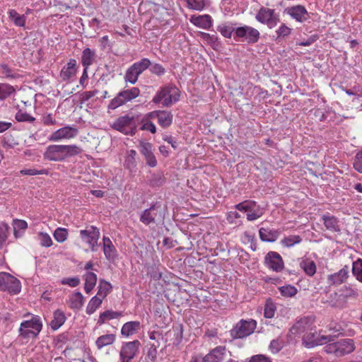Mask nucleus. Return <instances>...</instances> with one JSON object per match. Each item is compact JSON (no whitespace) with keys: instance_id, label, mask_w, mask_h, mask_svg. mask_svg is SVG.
Instances as JSON below:
<instances>
[{"instance_id":"nucleus-1","label":"nucleus","mask_w":362,"mask_h":362,"mask_svg":"<svg viewBox=\"0 0 362 362\" xmlns=\"http://www.w3.org/2000/svg\"><path fill=\"white\" fill-rule=\"evenodd\" d=\"M82 148L75 144H50L43 152V158L49 162H63L70 157L79 155Z\"/></svg>"},{"instance_id":"nucleus-2","label":"nucleus","mask_w":362,"mask_h":362,"mask_svg":"<svg viewBox=\"0 0 362 362\" xmlns=\"http://www.w3.org/2000/svg\"><path fill=\"white\" fill-rule=\"evenodd\" d=\"M180 91L173 85L162 87L153 97L152 102L155 104L161 103L164 107H169L180 99Z\"/></svg>"},{"instance_id":"nucleus-3","label":"nucleus","mask_w":362,"mask_h":362,"mask_svg":"<svg viewBox=\"0 0 362 362\" xmlns=\"http://www.w3.org/2000/svg\"><path fill=\"white\" fill-rule=\"evenodd\" d=\"M139 118L133 115H126L118 117L111 127L125 135H134L136 132Z\"/></svg>"},{"instance_id":"nucleus-4","label":"nucleus","mask_w":362,"mask_h":362,"mask_svg":"<svg viewBox=\"0 0 362 362\" xmlns=\"http://www.w3.org/2000/svg\"><path fill=\"white\" fill-rule=\"evenodd\" d=\"M42 322L37 315L33 316L29 320L23 321L19 328V336L25 339H34L41 332Z\"/></svg>"},{"instance_id":"nucleus-5","label":"nucleus","mask_w":362,"mask_h":362,"mask_svg":"<svg viewBox=\"0 0 362 362\" xmlns=\"http://www.w3.org/2000/svg\"><path fill=\"white\" fill-rule=\"evenodd\" d=\"M355 345L353 339H345L337 342L330 343L324 347L327 354H333L336 356H342L353 352Z\"/></svg>"},{"instance_id":"nucleus-6","label":"nucleus","mask_w":362,"mask_h":362,"mask_svg":"<svg viewBox=\"0 0 362 362\" xmlns=\"http://www.w3.org/2000/svg\"><path fill=\"white\" fill-rule=\"evenodd\" d=\"M21 291V283L19 279L8 272H0V291L14 296Z\"/></svg>"},{"instance_id":"nucleus-7","label":"nucleus","mask_w":362,"mask_h":362,"mask_svg":"<svg viewBox=\"0 0 362 362\" xmlns=\"http://www.w3.org/2000/svg\"><path fill=\"white\" fill-rule=\"evenodd\" d=\"M235 208L247 213V219L250 221L257 220L264 213V209L252 200H245L235 206Z\"/></svg>"},{"instance_id":"nucleus-8","label":"nucleus","mask_w":362,"mask_h":362,"mask_svg":"<svg viewBox=\"0 0 362 362\" xmlns=\"http://www.w3.org/2000/svg\"><path fill=\"white\" fill-rule=\"evenodd\" d=\"M140 94V90L136 87L131 88L120 91L108 105V109L115 110L129 101L137 98Z\"/></svg>"},{"instance_id":"nucleus-9","label":"nucleus","mask_w":362,"mask_h":362,"mask_svg":"<svg viewBox=\"0 0 362 362\" xmlns=\"http://www.w3.org/2000/svg\"><path fill=\"white\" fill-rule=\"evenodd\" d=\"M79 233L81 240L89 245L90 250L97 251L100 235L99 229L94 226H88L85 229L81 230Z\"/></svg>"},{"instance_id":"nucleus-10","label":"nucleus","mask_w":362,"mask_h":362,"mask_svg":"<svg viewBox=\"0 0 362 362\" xmlns=\"http://www.w3.org/2000/svg\"><path fill=\"white\" fill-rule=\"evenodd\" d=\"M257 327L255 320H241L231 330V335L234 338H243L252 334Z\"/></svg>"},{"instance_id":"nucleus-11","label":"nucleus","mask_w":362,"mask_h":362,"mask_svg":"<svg viewBox=\"0 0 362 362\" xmlns=\"http://www.w3.org/2000/svg\"><path fill=\"white\" fill-rule=\"evenodd\" d=\"M255 18L257 21L267 24L269 28L275 27L279 22V16L275 11L266 7H262L259 10Z\"/></svg>"},{"instance_id":"nucleus-12","label":"nucleus","mask_w":362,"mask_h":362,"mask_svg":"<svg viewBox=\"0 0 362 362\" xmlns=\"http://www.w3.org/2000/svg\"><path fill=\"white\" fill-rule=\"evenodd\" d=\"M139 346L138 340L124 342L119 352L120 362H130L138 354Z\"/></svg>"},{"instance_id":"nucleus-13","label":"nucleus","mask_w":362,"mask_h":362,"mask_svg":"<svg viewBox=\"0 0 362 362\" xmlns=\"http://www.w3.org/2000/svg\"><path fill=\"white\" fill-rule=\"evenodd\" d=\"M331 341H332L331 336L320 334L316 332H308L303 337V342L308 348L325 344Z\"/></svg>"},{"instance_id":"nucleus-14","label":"nucleus","mask_w":362,"mask_h":362,"mask_svg":"<svg viewBox=\"0 0 362 362\" xmlns=\"http://www.w3.org/2000/svg\"><path fill=\"white\" fill-rule=\"evenodd\" d=\"M315 323L313 316H305L299 319L291 328L290 332L293 334H301L311 331Z\"/></svg>"},{"instance_id":"nucleus-15","label":"nucleus","mask_w":362,"mask_h":362,"mask_svg":"<svg viewBox=\"0 0 362 362\" xmlns=\"http://www.w3.org/2000/svg\"><path fill=\"white\" fill-rule=\"evenodd\" d=\"M235 33L236 37L239 38H244L245 40L250 44L257 42L260 36V33L257 29L248 25L237 28Z\"/></svg>"},{"instance_id":"nucleus-16","label":"nucleus","mask_w":362,"mask_h":362,"mask_svg":"<svg viewBox=\"0 0 362 362\" xmlns=\"http://www.w3.org/2000/svg\"><path fill=\"white\" fill-rule=\"evenodd\" d=\"M78 129L74 127L66 126L52 132L49 136L51 141H59L64 139H71L78 134Z\"/></svg>"},{"instance_id":"nucleus-17","label":"nucleus","mask_w":362,"mask_h":362,"mask_svg":"<svg viewBox=\"0 0 362 362\" xmlns=\"http://www.w3.org/2000/svg\"><path fill=\"white\" fill-rule=\"evenodd\" d=\"M265 264L270 269L279 272L284 267V263L281 255L276 252H269L265 257Z\"/></svg>"},{"instance_id":"nucleus-18","label":"nucleus","mask_w":362,"mask_h":362,"mask_svg":"<svg viewBox=\"0 0 362 362\" xmlns=\"http://www.w3.org/2000/svg\"><path fill=\"white\" fill-rule=\"evenodd\" d=\"M152 144L149 142L141 141L139 142L140 153L144 156L146 164L151 167L154 168L157 165V159L152 151Z\"/></svg>"},{"instance_id":"nucleus-19","label":"nucleus","mask_w":362,"mask_h":362,"mask_svg":"<svg viewBox=\"0 0 362 362\" xmlns=\"http://www.w3.org/2000/svg\"><path fill=\"white\" fill-rule=\"evenodd\" d=\"M149 117L158 119L159 125L163 128H167L172 124L173 114L166 110H154L149 112Z\"/></svg>"},{"instance_id":"nucleus-20","label":"nucleus","mask_w":362,"mask_h":362,"mask_svg":"<svg viewBox=\"0 0 362 362\" xmlns=\"http://www.w3.org/2000/svg\"><path fill=\"white\" fill-rule=\"evenodd\" d=\"M189 21L196 27L204 30H210L213 26L214 22L212 17L209 14L192 15L189 18Z\"/></svg>"},{"instance_id":"nucleus-21","label":"nucleus","mask_w":362,"mask_h":362,"mask_svg":"<svg viewBox=\"0 0 362 362\" xmlns=\"http://www.w3.org/2000/svg\"><path fill=\"white\" fill-rule=\"evenodd\" d=\"M348 277L349 269L345 266L339 272L328 275L327 282L329 286H338L345 282Z\"/></svg>"},{"instance_id":"nucleus-22","label":"nucleus","mask_w":362,"mask_h":362,"mask_svg":"<svg viewBox=\"0 0 362 362\" xmlns=\"http://www.w3.org/2000/svg\"><path fill=\"white\" fill-rule=\"evenodd\" d=\"M77 71V62L74 59L69 60L67 64L63 66L60 71V77L64 81H69L74 77Z\"/></svg>"},{"instance_id":"nucleus-23","label":"nucleus","mask_w":362,"mask_h":362,"mask_svg":"<svg viewBox=\"0 0 362 362\" xmlns=\"http://www.w3.org/2000/svg\"><path fill=\"white\" fill-rule=\"evenodd\" d=\"M287 13L293 18L298 22H303L308 18V13L306 8L301 5H297L288 8Z\"/></svg>"},{"instance_id":"nucleus-24","label":"nucleus","mask_w":362,"mask_h":362,"mask_svg":"<svg viewBox=\"0 0 362 362\" xmlns=\"http://www.w3.org/2000/svg\"><path fill=\"white\" fill-rule=\"evenodd\" d=\"M103 251L105 258L108 260H114L117 256V251L112 240L107 236L103 238Z\"/></svg>"},{"instance_id":"nucleus-25","label":"nucleus","mask_w":362,"mask_h":362,"mask_svg":"<svg viewBox=\"0 0 362 362\" xmlns=\"http://www.w3.org/2000/svg\"><path fill=\"white\" fill-rule=\"evenodd\" d=\"M226 354L224 346H217L206 354L202 359V362H221Z\"/></svg>"},{"instance_id":"nucleus-26","label":"nucleus","mask_w":362,"mask_h":362,"mask_svg":"<svg viewBox=\"0 0 362 362\" xmlns=\"http://www.w3.org/2000/svg\"><path fill=\"white\" fill-rule=\"evenodd\" d=\"M141 329V323L139 321L127 322L123 325L121 329V334L129 337L137 333Z\"/></svg>"},{"instance_id":"nucleus-27","label":"nucleus","mask_w":362,"mask_h":362,"mask_svg":"<svg viewBox=\"0 0 362 362\" xmlns=\"http://www.w3.org/2000/svg\"><path fill=\"white\" fill-rule=\"evenodd\" d=\"M69 307L73 310H80L84 303V298L81 292H74L69 296Z\"/></svg>"},{"instance_id":"nucleus-28","label":"nucleus","mask_w":362,"mask_h":362,"mask_svg":"<svg viewBox=\"0 0 362 362\" xmlns=\"http://www.w3.org/2000/svg\"><path fill=\"white\" fill-rule=\"evenodd\" d=\"M66 320L64 311L57 309L53 313V319L51 320L49 326L52 329L57 330L64 324Z\"/></svg>"},{"instance_id":"nucleus-29","label":"nucleus","mask_w":362,"mask_h":362,"mask_svg":"<svg viewBox=\"0 0 362 362\" xmlns=\"http://www.w3.org/2000/svg\"><path fill=\"white\" fill-rule=\"evenodd\" d=\"M322 220L327 230L333 232H339L340 230L339 220L335 216L324 214L322 216Z\"/></svg>"},{"instance_id":"nucleus-30","label":"nucleus","mask_w":362,"mask_h":362,"mask_svg":"<svg viewBox=\"0 0 362 362\" xmlns=\"http://www.w3.org/2000/svg\"><path fill=\"white\" fill-rule=\"evenodd\" d=\"M259 234L262 240L274 242L277 240L280 233L277 230L261 228L259 230Z\"/></svg>"},{"instance_id":"nucleus-31","label":"nucleus","mask_w":362,"mask_h":362,"mask_svg":"<svg viewBox=\"0 0 362 362\" xmlns=\"http://www.w3.org/2000/svg\"><path fill=\"white\" fill-rule=\"evenodd\" d=\"M185 1L189 9L198 11H202L211 5L209 0H185Z\"/></svg>"},{"instance_id":"nucleus-32","label":"nucleus","mask_w":362,"mask_h":362,"mask_svg":"<svg viewBox=\"0 0 362 362\" xmlns=\"http://www.w3.org/2000/svg\"><path fill=\"white\" fill-rule=\"evenodd\" d=\"M116 335L115 334H106L100 336L95 341V346L98 349H101L106 346L115 343Z\"/></svg>"},{"instance_id":"nucleus-33","label":"nucleus","mask_w":362,"mask_h":362,"mask_svg":"<svg viewBox=\"0 0 362 362\" xmlns=\"http://www.w3.org/2000/svg\"><path fill=\"white\" fill-rule=\"evenodd\" d=\"M85 281L84 290L86 293H89L95 287L97 282V275L93 272H87L83 275Z\"/></svg>"},{"instance_id":"nucleus-34","label":"nucleus","mask_w":362,"mask_h":362,"mask_svg":"<svg viewBox=\"0 0 362 362\" xmlns=\"http://www.w3.org/2000/svg\"><path fill=\"white\" fill-rule=\"evenodd\" d=\"M96 57L95 52L90 48L83 49L81 55V64L83 67L88 68L93 64Z\"/></svg>"},{"instance_id":"nucleus-35","label":"nucleus","mask_w":362,"mask_h":362,"mask_svg":"<svg viewBox=\"0 0 362 362\" xmlns=\"http://www.w3.org/2000/svg\"><path fill=\"white\" fill-rule=\"evenodd\" d=\"M339 296L344 300H348L349 299H356L358 296V292L357 289L354 288L351 286H345L339 290Z\"/></svg>"},{"instance_id":"nucleus-36","label":"nucleus","mask_w":362,"mask_h":362,"mask_svg":"<svg viewBox=\"0 0 362 362\" xmlns=\"http://www.w3.org/2000/svg\"><path fill=\"white\" fill-rule=\"evenodd\" d=\"M136 151L135 150L132 149L126 153L124 166L130 171L134 170L136 166Z\"/></svg>"},{"instance_id":"nucleus-37","label":"nucleus","mask_w":362,"mask_h":362,"mask_svg":"<svg viewBox=\"0 0 362 362\" xmlns=\"http://www.w3.org/2000/svg\"><path fill=\"white\" fill-rule=\"evenodd\" d=\"M8 17L10 20L18 27H25L26 22V16L20 15L16 10L10 9L8 11Z\"/></svg>"},{"instance_id":"nucleus-38","label":"nucleus","mask_w":362,"mask_h":362,"mask_svg":"<svg viewBox=\"0 0 362 362\" xmlns=\"http://www.w3.org/2000/svg\"><path fill=\"white\" fill-rule=\"evenodd\" d=\"M122 316V313L113 311L112 310H108L105 312H103L100 314L99 318L98 320L97 324L98 325H101L105 323L107 321L117 319Z\"/></svg>"},{"instance_id":"nucleus-39","label":"nucleus","mask_w":362,"mask_h":362,"mask_svg":"<svg viewBox=\"0 0 362 362\" xmlns=\"http://www.w3.org/2000/svg\"><path fill=\"white\" fill-rule=\"evenodd\" d=\"M197 35H199L205 43L211 45L214 49L219 46L218 38L215 35L199 31Z\"/></svg>"},{"instance_id":"nucleus-40","label":"nucleus","mask_w":362,"mask_h":362,"mask_svg":"<svg viewBox=\"0 0 362 362\" xmlns=\"http://www.w3.org/2000/svg\"><path fill=\"white\" fill-rule=\"evenodd\" d=\"M300 268L305 273L309 276H313L316 273V264L314 261L310 259H305L300 263Z\"/></svg>"},{"instance_id":"nucleus-41","label":"nucleus","mask_w":362,"mask_h":362,"mask_svg":"<svg viewBox=\"0 0 362 362\" xmlns=\"http://www.w3.org/2000/svg\"><path fill=\"white\" fill-rule=\"evenodd\" d=\"M112 288V285L110 282L101 279L99 282L98 290L96 295L104 300L111 292Z\"/></svg>"},{"instance_id":"nucleus-42","label":"nucleus","mask_w":362,"mask_h":362,"mask_svg":"<svg viewBox=\"0 0 362 362\" xmlns=\"http://www.w3.org/2000/svg\"><path fill=\"white\" fill-rule=\"evenodd\" d=\"M155 207L151 206L146 209L141 215L140 221L145 225H148L154 222L156 214L154 212Z\"/></svg>"},{"instance_id":"nucleus-43","label":"nucleus","mask_w":362,"mask_h":362,"mask_svg":"<svg viewBox=\"0 0 362 362\" xmlns=\"http://www.w3.org/2000/svg\"><path fill=\"white\" fill-rule=\"evenodd\" d=\"M103 299L100 298L98 296L95 295L88 302L86 307V313L92 315L96 310L101 305Z\"/></svg>"},{"instance_id":"nucleus-44","label":"nucleus","mask_w":362,"mask_h":362,"mask_svg":"<svg viewBox=\"0 0 362 362\" xmlns=\"http://www.w3.org/2000/svg\"><path fill=\"white\" fill-rule=\"evenodd\" d=\"M148 115L149 112L146 114L141 119V129L149 131L151 133L155 134L156 132V127L155 124L151 122V120L154 119V118L149 117Z\"/></svg>"},{"instance_id":"nucleus-45","label":"nucleus","mask_w":362,"mask_h":362,"mask_svg":"<svg viewBox=\"0 0 362 362\" xmlns=\"http://www.w3.org/2000/svg\"><path fill=\"white\" fill-rule=\"evenodd\" d=\"M140 74L135 67L132 65L126 71L124 80L126 82L134 84L136 83Z\"/></svg>"},{"instance_id":"nucleus-46","label":"nucleus","mask_w":362,"mask_h":362,"mask_svg":"<svg viewBox=\"0 0 362 362\" xmlns=\"http://www.w3.org/2000/svg\"><path fill=\"white\" fill-rule=\"evenodd\" d=\"M15 92V88L8 83H0V100L10 97Z\"/></svg>"},{"instance_id":"nucleus-47","label":"nucleus","mask_w":362,"mask_h":362,"mask_svg":"<svg viewBox=\"0 0 362 362\" xmlns=\"http://www.w3.org/2000/svg\"><path fill=\"white\" fill-rule=\"evenodd\" d=\"M282 296L286 298H291L296 295L298 290L292 285L287 284L279 288Z\"/></svg>"},{"instance_id":"nucleus-48","label":"nucleus","mask_w":362,"mask_h":362,"mask_svg":"<svg viewBox=\"0 0 362 362\" xmlns=\"http://www.w3.org/2000/svg\"><path fill=\"white\" fill-rule=\"evenodd\" d=\"M37 240H39L40 245L42 247H49L53 244L50 235L47 233L39 232L37 233Z\"/></svg>"},{"instance_id":"nucleus-49","label":"nucleus","mask_w":362,"mask_h":362,"mask_svg":"<svg viewBox=\"0 0 362 362\" xmlns=\"http://www.w3.org/2000/svg\"><path fill=\"white\" fill-rule=\"evenodd\" d=\"M301 240L302 238L299 235H289L281 240V244L285 247H290L296 244L300 243Z\"/></svg>"},{"instance_id":"nucleus-50","label":"nucleus","mask_w":362,"mask_h":362,"mask_svg":"<svg viewBox=\"0 0 362 362\" xmlns=\"http://www.w3.org/2000/svg\"><path fill=\"white\" fill-rule=\"evenodd\" d=\"M68 234V230L66 228H57L54 230L53 236L57 242L63 243L67 239Z\"/></svg>"},{"instance_id":"nucleus-51","label":"nucleus","mask_w":362,"mask_h":362,"mask_svg":"<svg viewBox=\"0 0 362 362\" xmlns=\"http://www.w3.org/2000/svg\"><path fill=\"white\" fill-rule=\"evenodd\" d=\"M16 119L18 122H26L33 123L35 121V118L33 116H31L30 114L27 113L26 112H24L21 110H19L17 113L16 114Z\"/></svg>"},{"instance_id":"nucleus-52","label":"nucleus","mask_w":362,"mask_h":362,"mask_svg":"<svg viewBox=\"0 0 362 362\" xmlns=\"http://www.w3.org/2000/svg\"><path fill=\"white\" fill-rule=\"evenodd\" d=\"M276 310V305L271 300H267L264 305V317L266 318H272L275 315Z\"/></svg>"},{"instance_id":"nucleus-53","label":"nucleus","mask_w":362,"mask_h":362,"mask_svg":"<svg viewBox=\"0 0 362 362\" xmlns=\"http://www.w3.org/2000/svg\"><path fill=\"white\" fill-rule=\"evenodd\" d=\"M151 64V61L148 59L144 58L139 62H135L132 65L139 71V73L141 74L143 71L149 68Z\"/></svg>"},{"instance_id":"nucleus-54","label":"nucleus","mask_w":362,"mask_h":362,"mask_svg":"<svg viewBox=\"0 0 362 362\" xmlns=\"http://www.w3.org/2000/svg\"><path fill=\"white\" fill-rule=\"evenodd\" d=\"M217 30L225 37L230 38L234 29L232 26L221 24L217 27Z\"/></svg>"},{"instance_id":"nucleus-55","label":"nucleus","mask_w":362,"mask_h":362,"mask_svg":"<svg viewBox=\"0 0 362 362\" xmlns=\"http://www.w3.org/2000/svg\"><path fill=\"white\" fill-rule=\"evenodd\" d=\"M353 274L356 276V279L362 282V261L358 260L353 264L352 268Z\"/></svg>"},{"instance_id":"nucleus-56","label":"nucleus","mask_w":362,"mask_h":362,"mask_svg":"<svg viewBox=\"0 0 362 362\" xmlns=\"http://www.w3.org/2000/svg\"><path fill=\"white\" fill-rule=\"evenodd\" d=\"M20 173L23 175H48L49 171L47 169L37 170L35 168H30L21 170Z\"/></svg>"},{"instance_id":"nucleus-57","label":"nucleus","mask_w":362,"mask_h":362,"mask_svg":"<svg viewBox=\"0 0 362 362\" xmlns=\"http://www.w3.org/2000/svg\"><path fill=\"white\" fill-rule=\"evenodd\" d=\"M284 346V343L281 340L274 339L271 341L269 345V349L273 354L278 353Z\"/></svg>"},{"instance_id":"nucleus-58","label":"nucleus","mask_w":362,"mask_h":362,"mask_svg":"<svg viewBox=\"0 0 362 362\" xmlns=\"http://www.w3.org/2000/svg\"><path fill=\"white\" fill-rule=\"evenodd\" d=\"M28 228V223L24 220L16 219L13 221V228L15 234L18 230H25Z\"/></svg>"},{"instance_id":"nucleus-59","label":"nucleus","mask_w":362,"mask_h":362,"mask_svg":"<svg viewBox=\"0 0 362 362\" xmlns=\"http://www.w3.org/2000/svg\"><path fill=\"white\" fill-rule=\"evenodd\" d=\"M7 230L8 226L6 225L0 226V249L2 248L7 239Z\"/></svg>"},{"instance_id":"nucleus-60","label":"nucleus","mask_w":362,"mask_h":362,"mask_svg":"<svg viewBox=\"0 0 362 362\" xmlns=\"http://www.w3.org/2000/svg\"><path fill=\"white\" fill-rule=\"evenodd\" d=\"M42 122L45 125H47V126L54 125L57 123L53 115L50 113L44 114L42 116Z\"/></svg>"},{"instance_id":"nucleus-61","label":"nucleus","mask_w":362,"mask_h":362,"mask_svg":"<svg viewBox=\"0 0 362 362\" xmlns=\"http://www.w3.org/2000/svg\"><path fill=\"white\" fill-rule=\"evenodd\" d=\"M354 167L356 170L362 173V150L356 154Z\"/></svg>"},{"instance_id":"nucleus-62","label":"nucleus","mask_w":362,"mask_h":362,"mask_svg":"<svg viewBox=\"0 0 362 362\" xmlns=\"http://www.w3.org/2000/svg\"><path fill=\"white\" fill-rule=\"evenodd\" d=\"M80 284V279L78 277L66 278L62 281V284L69 285L71 287H76Z\"/></svg>"},{"instance_id":"nucleus-63","label":"nucleus","mask_w":362,"mask_h":362,"mask_svg":"<svg viewBox=\"0 0 362 362\" xmlns=\"http://www.w3.org/2000/svg\"><path fill=\"white\" fill-rule=\"evenodd\" d=\"M150 71L154 74L160 76L165 73V69L160 64H151Z\"/></svg>"},{"instance_id":"nucleus-64","label":"nucleus","mask_w":362,"mask_h":362,"mask_svg":"<svg viewBox=\"0 0 362 362\" xmlns=\"http://www.w3.org/2000/svg\"><path fill=\"white\" fill-rule=\"evenodd\" d=\"M291 28L287 27L286 25L283 24L281 25L279 28L276 30V34L278 37H286L290 35L291 33Z\"/></svg>"}]
</instances>
